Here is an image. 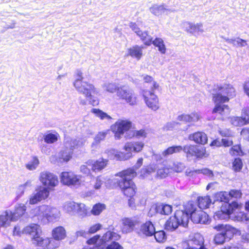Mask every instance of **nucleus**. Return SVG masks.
<instances>
[{
	"instance_id": "f257e3e1",
	"label": "nucleus",
	"mask_w": 249,
	"mask_h": 249,
	"mask_svg": "<svg viewBox=\"0 0 249 249\" xmlns=\"http://www.w3.org/2000/svg\"><path fill=\"white\" fill-rule=\"evenodd\" d=\"M116 176L121 178L118 180V185L124 194L127 197L133 196L136 193V185L132 180L136 176V172L133 169H127L117 173Z\"/></svg>"
},
{
	"instance_id": "f03ea898",
	"label": "nucleus",
	"mask_w": 249,
	"mask_h": 249,
	"mask_svg": "<svg viewBox=\"0 0 249 249\" xmlns=\"http://www.w3.org/2000/svg\"><path fill=\"white\" fill-rule=\"evenodd\" d=\"M30 213L33 218L37 217L38 221L41 222L44 218L48 222H54L59 217L60 214L57 208L46 205H42L32 209Z\"/></svg>"
},
{
	"instance_id": "7ed1b4c3",
	"label": "nucleus",
	"mask_w": 249,
	"mask_h": 249,
	"mask_svg": "<svg viewBox=\"0 0 249 249\" xmlns=\"http://www.w3.org/2000/svg\"><path fill=\"white\" fill-rule=\"evenodd\" d=\"M40 227L36 224L26 226L22 230V233L30 236L32 243L38 248V249H45L51 243L50 239L41 236Z\"/></svg>"
},
{
	"instance_id": "20e7f679",
	"label": "nucleus",
	"mask_w": 249,
	"mask_h": 249,
	"mask_svg": "<svg viewBox=\"0 0 249 249\" xmlns=\"http://www.w3.org/2000/svg\"><path fill=\"white\" fill-rule=\"evenodd\" d=\"M77 76L78 78L73 83V85L76 90L85 96L87 100L89 101L90 104L92 106L98 105V101L94 98L92 95L95 91L94 86L82 81V73L81 71H78Z\"/></svg>"
},
{
	"instance_id": "39448f33",
	"label": "nucleus",
	"mask_w": 249,
	"mask_h": 249,
	"mask_svg": "<svg viewBox=\"0 0 249 249\" xmlns=\"http://www.w3.org/2000/svg\"><path fill=\"white\" fill-rule=\"evenodd\" d=\"M183 210L194 223L207 224L208 222V215L201 209H198L196 203L190 201L183 206Z\"/></svg>"
},
{
	"instance_id": "423d86ee",
	"label": "nucleus",
	"mask_w": 249,
	"mask_h": 249,
	"mask_svg": "<svg viewBox=\"0 0 249 249\" xmlns=\"http://www.w3.org/2000/svg\"><path fill=\"white\" fill-rule=\"evenodd\" d=\"M214 102H228L230 98L235 96V90L232 85H224L223 86L214 85L210 90Z\"/></svg>"
},
{
	"instance_id": "0eeeda50",
	"label": "nucleus",
	"mask_w": 249,
	"mask_h": 249,
	"mask_svg": "<svg viewBox=\"0 0 249 249\" xmlns=\"http://www.w3.org/2000/svg\"><path fill=\"white\" fill-rule=\"evenodd\" d=\"M188 223V216L183 210H178L174 216H171L166 222L165 229L169 231H174L179 225L186 227Z\"/></svg>"
},
{
	"instance_id": "6e6552de",
	"label": "nucleus",
	"mask_w": 249,
	"mask_h": 249,
	"mask_svg": "<svg viewBox=\"0 0 249 249\" xmlns=\"http://www.w3.org/2000/svg\"><path fill=\"white\" fill-rule=\"evenodd\" d=\"M238 204L233 201L231 203L224 202L221 203L220 210L214 213L213 217L215 220H226L229 219L230 215L237 208Z\"/></svg>"
},
{
	"instance_id": "1a4fd4ad",
	"label": "nucleus",
	"mask_w": 249,
	"mask_h": 249,
	"mask_svg": "<svg viewBox=\"0 0 249 249\" xmlns=\"http://www.w3.org/2000/svg\"><path fill=\"white\" fill-rule=\"evenodd\" d=\"M119 99L124 100L131 106L137 104V98L133 90L126 86H121L118 89L116 94Z\"/></svg>"
},
{
	"instance_id": "9d476101",
	"label": "nucleus",
	"mask_w": 249,
	"mask_h": 249,
	"mask_svg": "<svg viewBox=\"0 0 249 249\" xmlns=\"http://www.w3.org/2000/svg\"><path fill=\"white\" fill-rule=\"evenodd\" d=\"M132 126V122L127 120H118L111 126L112 131L114 133L116 139H120L125 131Z\"/></svg>"
},
{
	"instance_id": "9b49d317",
	"label": "nucleus",
	"mask_w": 249,
	"mask_h": 249,
	"mask_svg": "<svg viewBox=\"0 0 249 249\" xmlns=\"http://www.w3.org/2000/svg\"><path fill=\"white\" fill-rule=\"evenodd\" d=\"M81 176L71 172H64L61 173V182L68 186H77L81 184Z\"/></svg>"
},
{
	"instance_id": "f8f14e48",
	"label": "nucleus",
	"mask_w": 249,
	"mask_h": 249,
	"mask_svg": "<svg viewBox=\"0 0 249 249\" xmlns=\"http://www.w3.org/2000/svg\"><path fill=\"white\" fill-rule=\"evenodd\" d=\"M154 91L145 89L142 91V95L147 107L156 111L159 108V99L154 93Z\"/></svg>"
},
{
	"instance_id": "ddd939ff",
	"label": "nucleus",
	"mask_w": 249,
	"mask_h": 249,
	"mask_svg": "<svg viewBox=\"0 0 249 249\" xmlns=\"http://www.w3.org/2000/svg\"><path fill=\"white\" fill-rule=\"evenodd\" d=\"M39 178L42 183L49 188L53 187L58 183L57 176L47 171L41 172Z\"/></svg>"
},
{
	"instance_id": "4468645a",
	"label": "nucleus",
	"mask_w": 249,
	"mask_h": 249,
	"mask_svg": "<svg viewBox=\"0 0 249 249\" xmlns=\"http://www.w3.org/2000/svg\"><path fill=\"white\" fill-rule=\"evenodd\" d=\"M36 192L30 196L29 203L33 205L46 199L49 195V191L47 188L40 187L36 190Z\"/></svg>"
},
{
	"instance_id": "2eb2a0df",
	"label": "nucleus",
	"mask_w": 249,
	"mask_h": 249,
	"mask_svg": "<svg viewBox=\"0 0 249 249\" xmlns=\"http://www.w3.org/2000/svg\"><path fill=\"white\" fill-rule=\"evenodd\" d=\"M182 150L187 154V157L195 156L197 158L202 157L205 153L204 147L194 145H186L182 147Z\"/></svg>"
},
{
	"instance_id": "dca6fc26",
	"label": "nucleus",
	"mask_w": 249,
	"mask_h": 249,
	"mask_svg": "<svg viewBox=\"0 0 249 249\" xmlns=\"http://www.w3.org/2000/svg\"><path fill=\"white\" fill-rule=\"evenodd\" d=\"M122 231L124 233L131 232L134 230L135 226L140 223V221L136 217H125L122 219Z\"/></svg>"
},
{
	"instance_id": "f3484780",
	"label": "nucleus",
	"mask_w": 249,
	"mask_h": 249,
	"mask_svg": "<svg viewBox=\"0 0 249 249\" xmlns=\"http://www.w3.org/2000/svg\"><path fill=\"white\" fill-rule=\"evenodd\" d=\"M155 232V227L151 221H147L142 224L140 229L137 231L138 234L142 237L151 236Z\"/></svg>"
},
{
	"instance_id": "a211bd4d",
	"label": "nucleus",
	"mask_w": 249,
	"mask_h": 249,
	"mask_svg": "<svg viewBox=\"0 0 249 249\" xmlns=\"http://www.w3.org/2000/svg\"><path fill=\"white\" fill-rule=\"evenodd\" d=\"M213 229L218 232V233L222 234L228 238L233 237L235 229L231 226L227 224H219L213 226Z\"/></svg>"
},
{
	"instance_id": "6ab92c4d",
	"label": "nucleus",
	"mask_w": 249,
	"mask_h": 249,
	"mask_svg": "<svg viewBox=\"0 0 249 249\" xmlns=\"http://www.w3.org/2000/svg\"><path fill=\"white\" fill-rule=\"evenodd\" d=\"M108 160L104 158H100L95 161L88 160L86 164L89 166H91V170L95 173L99 172L102 171L107 167L108 164Z\"/></svg>"
},
{
	"instance_id": "aec40b11",
	"label": "nucleus",
	"mask_w": 249,
	"mask_h": 249,
	"mask_svg": "<svg viewBox=\"0 0 249 249\" xmlns=\"http://www.w3.org/2000/svg\"><path fill=\"white\" fill-rule=\"evenodd\" d=\"M85 141L83 140L73 139L70 137H65L64 140V147L70 151L73 152V149L83 145Z\"/></svg>"
},
{
	"instance_id": "412c9836",
	"label": "nucleus",
	"mask_w": 249,
	"mask_h": 249,
	"mask_svg": "<svg viewBox=\"0 0 249 249\" xmlns=\"http://www.w3.org/2000/svg\"><path fill=\"white\" fill-rule=\"evenodd\" d=\"M150 12L154 15L159 17L163 14L168 15L172 11L168 9L167 6L164 3L160 5L154 4L149 8Z\"/></svg>"
},
{
	"instance_id": "4be33fe9",
	"label": "nucleus",
	"mask_w": 249,
	"mask_h": 249,
	"mask_svg": "<svg viewBox=\"0 0 249 249\" xmlns=\"http://www.w3.org/2000/svg\"><path fill=\"white\" fill-rule=\"evenodd\" d=\"M107 155L110 159L118 160H127L132 157V154L129 152H118L115 149L108 150Z\"/></svg>"
},
{
	"instance_id": "5701e85b",
	"label": "nucleus",
	"mask_w": 249,
	"mask_h": 249,
	"mask_svg": "<svg viewBox=\"0 0 249 249\" xmlns=\"http://www.w3.org/2000/svg\"><path fill=\"white\" fill-rule=\"evenodd\" d=\"M183 28L187 32L194 34L196 33L203 32V25L201 23L195 24L190 22L185 21L182 24Z\"/></svg>"
},
{
	"instance_id": "b1692460",
	"label": "nucleus",
	"mask_w": 249,
	"mask_h": 249,
	"mask_svg": "<svg viewBox=\"0 0 249 249\" xmlns=\"http://www.w3.org/2000/svg\"><path fill=\"white\" fill-rule=\"evenodd\" d=\"M121 236L116 232L111 231H107L104 234L102 238L99 240L96 246L104 245L106 249V243L109 241H116L120 239Z\"/></svg>"
},
{
	"instance_id": "393cba45",
	"label": "nucleus",
	"mask_w": 249,
	"mask_h": 249,
	"mask_svg": "<svg viewBox=\"0 0 249 249\" xmlns=\"http://www.w3.org/2000/svg\"><path fill=\"white\" fill-rule=\"evenodd\" d=\"M189 139L194 141L197 143L204 144L207 142L208 138L206 134L203 132H197L189 136Z\"/></svg>"
},
{
	"instance_id": "a878e982",
	"label": "nucleus",
	"mask_w": 249,
	"mask_h": 249,
	"mask_svg": "<svg viewBox=\"0 0 249 249\" xmlns=\"http://www.w3.org/2000/svg\"><path fill=\"white\" fill-rule=\"evenodd\" d=\"M144 144L142 142H131L126 143L124 146L125 152H129L131 154L132 151L139 152L141 151L143 147Z\"/></svg>"
},
{
	"instance_id": "bb28decb",
	"label": "nucleus",
	"mask_w": 249,
	"mask_h": 249,
	"mask_svg": "<svg viewBox=\"0 0 249 249\" xmlns=\"http://www.w3.org/2000/svg\"><path fill=\"white\" fill-rule=\"evenodd\" d=\"M26 207L23 204H18L15 206V211L11 212V218L12 220L16 221L25 212Z\"/></svg>"
},
{
	"instance_id": "cd10ccee",
	"label": "nucleus",
	"mask_w": 249,
	"mask_h": 249,
	"mask_svg": "<svg viewBox=\"0 0 249 249\" xmlns=\"http://www.w3.org/2000/svg\"><path fill=\"white\" fill-rule=\"evenodd\" d=\"M199 118V115L197 113H192L190 115L181 114L179 115L177 120L186 123H195L198 121Z\"/></svg>"
},
{
	"instance_id": "c85d7f7f",
	"label": "nucleus",
	"mask_w": 249,
	"mask_h": 249,
	"mask_svg": "<svg viewBox=\"0 0 249 249\" xmlns=\"http://www.w3.org/2000/svg\"><path fill=\"white\" fill-rule=\"evenodd\" d=\"M142 46L135 45L128 49L127 55L140 60L142 56Z\"/></svg>"
},
{
	"instance_id": "c756f323",
	"label": "nucleus",
	"mask_w": 249,
	"mask_h": 249,
	"mask_svg": "<svg viewBox=\"0 0 249 249\" xmlns=\"http://www.w3.org/2000/svg\"><path fill=\"white\" fill-rule=\"evenodd\" d=\"M11 211L6 210L0 215V227H6L9 225L10 222L14 221L11 218Z\"/></svg>"
},
{
	"instance_id": "7c9ffc66",
	"label": "nucleus",
	"mask_w": 249,
	"mask_h": 249,
	"mask_svg": "<svg viewBox=\"0 0 249 249\" xmlns=\"http://www.w3.org/2000/svg\"><path fill=\"white\" fill-rule=\"evenodd\" d=\"M155 210L157 213L168 215L172 212V207L168 204H160L156 205Z\"/></svg>"
},
{
	"instance_id": "2f4dec72",
	"label": "nucleus",
	"mask_w": 249,
	"mask_h": 249,
	"mask_svg": "<svg viewBox=\"0 0 249 249\" xmlns=\"http://www.w3.org/2000/svg\"><path fill=\"white\" fill-rule=\"evenodd\" d=\"M211 202V199L209 196L198 197L197 198V205H196V206L198 207V209L202 210L208 208Z\"/></svg>"
},
{
	"instance_id": "473e14b6",
	"label": "nucleus",
	"mask_w": 249,
	"mask_h": 249,
	"mask_svg": "<svg viewBox=\"0 0 249 249\" xmlns=\"http://www.w3.org/2000/svg\"><path fill=\"white\" fill-rule=\"evenodd\" d=\"M53 236L56 240L63 239L66 237V231L61 226L55 228L52 231Z\"/></svg>"
},
{
	"instance_id": "72a5a7b5",
	"label": "nucleus",
	"mask_w": 249,
	"mask_h": 249,
	"mask_svg": "<svg viewBox=\"0 0 249 249\" xmlns=\"http://www.w3.org/2000/svg\"><path fill=\"white\" fill-rule=\"evenodd\" d=\"M32 185V181L31 180H28L25 183L19 185L16 192V199L17 200L18 199L24 194L26 190L31 188Z\"/></svg>"
},
{
	"instance_id": "f704fd0d",
	"label": "nucleus",
	"mask_w": 249,
	"mask_h": 249,
	"mask_svg": "<svg viewBox=\"0 0 249 249\" xmlns=\"http://www.w3.org/2000/svg\"><path fill=\"white\" fill-rule=\"evenodd\" d=\"M146 135L147 133L145 130L141 129L140 130L128 131L126 133L125 137L126 139H130L133 137H136L137 138H145Z\"/></svg>"
},
{
	"instance_id": "c9c22d12",
	"label": "nucleus",
	"mask_w": 249,
	"mask_h": 249,
	"mask_svg": "<svg viewBox=\"0 0 249 249\" xmlns=\"http://www.w3.org/2000/svg\"><path fill=\"white\" fill-rule=\"evenodd\" d=\"M152 44H153L156 47L158 48V51L161 54L165 53L166 48L162 38L156 37L154 40L152 41Z\"/></svg>"
},
{
	"instance_id": "e433bc0d",
	"label": "nucleus",
	"mask_w": 249,
	"mask_h": 249,
	"mask_svg": "<svg viewBox=\"0 0 249 249\" xmlns=\"http://www.w3.org/2000/svg\"><path fill=\"white\" fill-rule=\"evenodd\" d=\"M77 204L73 201L66 202L63 205V209L70 214H74L76 213Z\"/></svg>"
},
{
	"instance_id": "4c0bfd02",
	"label": "nucleus",
	"mask_w": 249,
	"mask_h": 249,
	"mask_svg": "<svg viewBox=\"0 0 249 249\" xmlns=\"http://www.w3.org/2000/svg\"><path fill=\"white\" fill-rule=\"evenodd\" d=\"M226 102H214L215 103V107L213 110V113H218L220 114H223V112L225 110L228 111L229 110V107L228 106L222 105V104L226 103Z\"/></svg>"
},
{
	"instance_id": "58836bf2",
	"label": "nucleus",
	"mask_w": 249,
	"mask_h": 249,
	"mask_svg": "<svg viewBox=\"0 0 249 249\" xmlns=\"http://www.w3.org/2000/svg\"><path fill=\"white\" fill-rule=\"evenodd\" d=\"M139 34V35L137 36L140 37L141 40L145 45L150 46L152 44L153 38L151 36L148 35L147 31L142 32L141 31Z\"/></svg>"
},
{
	"instance_id": "ea45409f",
	"label": "nucleus",
	"mask_w": 249,
	"mask_h": 249,
	"mask_svg": "<svg viewBox=\"0 0 249 249\" xmlns=\"http://www.w3.org/2000/svg\"><path fill=\"white\" fill-rule=\"evenodd\" d=\"M102 87L105 90L111 93L115 92L117 93L118 89L120 88L118 84L109 82L104 83Z\"/></svg>"
},
{
	"instance_id": "a19ab883",
	"label": "nucleus",
	"mask_w": 249,
	"mask_h": 249,
	"mask_svg": "<svg viewBox=\"0 0 249 249\" xmlns=\"http://www.w3.org/2000/svg\"><path fill=\"white\" fill-rule=\"evenodd\" d=\"M182 150V147L181 146H173L168 147L167 149L163 151L162 153V155L165 157L172 154L178 153Z\"/></svg>"
},
{
	"instance_id": "79ce46f5",
	"label": "nucleus",
	"mask_w": 249,
	"mask_h": 249,
	"mask_svg": "<svg viewBox=\"0 0 249 249\" xmlns=\"http://www.w3.org/2000/svg\"><path fill=\"white\" fill-rule=\"evenodd\" d=\"M203 243V238L202 236L199 233L196 234L194 237L191 240H190L188 243H187L188 245H196L198 246H200V248L201 245Z\"/></svg>"
},
{
	"instance_id": "37998d69",
	"label": "nucleus",
	"mask_w": 249,
	"mask_h": 249,
	"mask_svg": "<svg viewBox=\"0 0 249 249\" xmlns=\"http://www.w3.org/2000/svg\"><path fill=\"white\" fill-rule=\"evenodd\" d=\"M59 137L57 133L47 134L44 136V142L49 144L53 143L58 140Z\"/></svg>"
},
{
	"instance_id": "c03bdc74",
	"label": "nucleus",
	"mask_w": 249,
	"mask_h": 249,
	"mask_svg": "<svg viewBox=\"0 0 249 249\" xmlns=\"http://www.w3.org/2000/svg\"><path fill=\"white\" fill-rule=\"evenodd\" d=\"M143 80L145 83L150 84L149 87L151 90L155 91V90L159 89V84L153 80V78L151 76L146 75L144 76Z\"/></svg>"
},
{
	"instance_id": "a18cd8bd",
	"label": "nucleus",
	"mask_w": 249,
	"mask_h": 249,
	"mask_svg": "<svg viewBox=\"0 0 249 249\" xmlns=\"http://www.w3.org/2000/svg\"><path fill=\"white\" fill-rule=\"evenodd\" d=\"M91 112L94 114L97 117L100 118L101 120L107 119L109 120L112 119L107 113L99 109L92 108L91 109Z\"/></svg>"
},
{
	"instance_id": "49530a36",
	"label": "nucleus",
	"mask_w": 249,
	"mask_h": 249,
	"mask_svg": "<svg viewBox=\"0 0 249 249\" xmlns=\"http://www.w3.org/2000/svg\"><path fill=\"white\" fill-rule=\"evenodd\" d=\"M72 154V151L64 148L59 153V158L62 159L64 161H68L71 158Z\"/></svg>"
},
{
	"instance_id": "de8ad7c7",
	"label": "nucleus",
	"mask_w": 249,
	"mask_h": 249,
	"mask_svg": "<svg viewBox=\"0 0 249 249\" xmlns=\"http://www.w3.org/2000/svg\"><path fill=\"white\" fill-rule=\"evenodd\" d=\"M76 213L81 217H84L87 214V210L84 204H77Z\"/></svg>"
},
{
	"instance_id": "09e8293b",
	"label": "nucleus",
	"mask_w": 249,
	"mask_h": 249,
	"mask_svg": "<svg viewBox=\"0 0 249 249\" xmlns=\"http://www.w3.org/2000/svg\"><path fill=\"white\" fill-rule=\"evenodd\" d=\"M106 208V206L104 204L97 203L95 204L91 211L92 214L95 215H99Z\"/></svg>"
},
{
	"instance_id": "8fccbe9b",
	"label": "nucleus",
	"mask_w": 249,
	"mask_h": 249,
	"mask_svg": "<svg viewBox=\"0 0 249 249\" xmlns=\"http://www.w3.org/2000/svg\"><path fill=\"white\" fill-rule=\"evenodd\" d=\"M39 163L38 159L36 157H34L32 159L26 164V167L29 170H35Z\"/></svg>"
},
{
	"instance_id": "3c124183",
	"label": "nucleus",
	"mask_w": 249,
	"mask_h": 249,
	"mask_svg": "<svg viewBox=\"0 0 249 249\" xmlns=\"http://www.w3.org/2000/svg\"><path fill=\"white\" fill-rule=\"evenodd\" d=\"M231 124L236 126H242L247 124L245 119L243 117H234L231 119Z\"/></svg>"
},
{
	"instance_id": "603ef678",
	"label": "nucleus",
	"mask_w": 249,
	"mask_h": 249,
	"mask_svg": "<svg viewBox=\"0 0 249 249\" xmlns=\"http://www.w3.org/2000/svg\"><path fill=\"white\" fill-rule=\"evenodd\" d=\"M153 235H154L155 238L158 242H163L166 239V233L163 231H155Z\"/></svg>"
},
{
	"instance_id": "864d4df0",
	"label": "nucleus",
	"mask_w": 249,
	"mask_h": 249,
	"mask_svg": "<svg viewBox=\"0 0 249 249\" xmlns=\"http://www.w3.org/2000/svg\"><path fill=\"white\" fill-rule=\"evenodd\" d=\"M231 239L228 238L224 236V235L217 233L214 236V241L216 244L220 245L223 244L226 241H229Z\"/></svg>"
},
{
	"instance_id": "5fc2aeb1",
	"label": "nucleus",
	"mask_w": 249,
	"mask_h": 249,
	"mask_svg": "<svg viewBox=\"0 0 249 249\" xmlns=\"http://www.w3.org/2000/svg\"><path fill=\"white\" fill-rule=\"evenodd\" d=\"M108 132V130L99 132L95 137L94 142H93L92 144H94L95 143H99L101 141H103L106 138Z\"/></svg>"
},
{
	"instance_id": "6e6d98bb",
	"label": "nucleus",
	"mask_w": 249,
	"mask_h": 249,
	"mask_svg": "<svg viewBox=\"0 0 249 249\" xmlns=\"http://www.w3.org/2000/svg\"><path fill=\"white\" fill-rule=\"evenodd\" d=\"M231 44L236 47H242L246 46L247 43L245 40L237 37L236 38H233Z\"/></svg>"
},
{
	"instance_id": "4d7b16f0",
	"label": "nucleus",
	"mask_w": 249,
	"mask_h": 249,
	"mask_svg": "<svg viewBox=\"0 0 249 249\" xmlns=\"http://www.w3.org/2000/svg\"><path fill=\"white\" fill-rule=\"evenodd\" d=\"M243 167V163L239 158H236L232 163L233 169L236 172L240 171Z\"/></svg>"
},
{
	"instance_id": "13d9d810",
	"label": "nucleus",
	"mask_w": 249,
	"mask_h": 249,
	"mask_svg": "<svg viewBox=\"0 0 249 249\" xmlns=\"http://www.w3.org/2000/svg\"><path fill=\"white\" fill-rule=\"evenodd\" d=\"M171 168L173 171L179 173L181 172L185 168V165L182 162H175L173 163Z\"/></svg>"
},
{
	"instance_id": "bf43d9fd",
	"label": "nucleus",
	"mask_w": 249,
	"mask_h": 249,
	"mask_svg": "<svg viewBox=\"0 0 249 249\" xmlns=\"http://www.w3.org/2000/svg\"><path fill=\"white\" fill-rule=\"evenodd\" d=\"M104 178L98 176L96 178L95 180L92 184L93 188L96 190H99L101 188V186L104 183L105 180Z\"/></svg>"
},
{
	"instance_id": "052dcab7",
	"label": "nucleus",
	"mask_w": 249,
	"mask_h": 249,
	"mask_svg": "<svg viewBox=\"0 0 249 249\" xmlns=\"http://www.w3.org/2000/svg\"><path fill=\"white\" fill-rule=\"evenodd\" d=\"M230 153L231 155H242V152L241 150V147L238 145L233 146L230 150Z\"/></svg>"
},
{
	"instance_id": "680f3d73",
	"label": "nucleus",
	"mask_w": 249,
	"mask_h": 249,
	"mask_svg": "<svg viewBox=\"0 0 249 249\" xmlns=\"http://www.w3.org/2000/svg\"><path fill=\"white\" fill-rule=\"evenodd\" d=\"M218 132L222 137H231L233 136L232 132L229 129H219Z\"/></svg>"
},
{
	"instance_id": "e2e57ef3",
	"label": "nucleus",
	"mask_w": 249,
	"mask_h": 249,
	"mask_svg": "<svg viewBox=\"0 0 249 249\" xmlns=\"http://www.w3.org/2000/svg\"><path fill=\"white\" fill-rule=\"evenodd\" d=\"M100 236L99 235H96L93 236L92 238H90L89 240H87V243L89 245H93V247H91V248H94L96 245L99 243V239Z\"/></svg>"
},
{
	"instance_id": "0e129e2a",
	"label": "nucleus",
	"mask_w": 249,
	"mask_h": 249,
	"mask_svg": "<svg viewBox=\"0 0 249 249\" xmlns=\"http://www.w3.org/2000/svg\"><path fill=\"white\" fill-rule=\"evenodd\" d=\"M196 172L197 174H203L207 175L209 177H213V171L207 168H204L201 170H196Z\"/></svg>"
},
{
	"instance_id": "69168bd1",
	"label": "nucleus",
	"mask_w": 249,
	"mask_h": 249,
	"mask_svg": "<svg viewBox=\"0 0 249 249\" xmlns=\"http://www.w3.org/2000/svg\"><path fill=\"white\" fill-rule=\"evenodd\" d=\"M179 124V123H177L174 121L169 122L166 124L164 127V128L166 130H171Z\"/></svg>"
},
{
	"instance_id": "338daca9",
	"label": "nucleus",
	"mask_w": 249,
	"mask_h": 249,
	"mask_svg": "<svg viewBox=\"0 0 249 249\" xmlns=\"http://www.w3.org/2000/svg\"><path fill=\"white\" fill-rule=\"evenodd\" d=\"M122 247L118 243L114 241L108 245L107 247L106 246V249H122Z\"/></svg>"
},
{
	"instance_id": "774afa93",
	"label": "nucleus",
	"mask_w": 249,
	"mask_h": 249,
	"mask_svg": "<svg viewBox=\"0 0 249 249\" xmlns=\"http://www.w3.org/2000/svg\"><path fill=\"white\" fill-rule=\"evenodd\" d=\"M242 116L245 119L247 124H249V107L242 110Z\"/></svg>"
}]
</instances>
